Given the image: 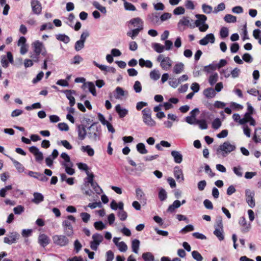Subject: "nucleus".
<instances>
[{
  "mask_svg": "<svg viewBox=\"0 0 261 261\" xmlns=\"http://www.w3.org/2000/svg\"><path fill=\"white\" fill-rule=\"evenodd\" d=\"M197 19L195 20L194 25L195 27H198L199 30L201 32H204L208 29V25L205 23L207 17L203 14H196L195 15Z\"/></svg>",
  "mask_w": 261,
  "mask_h": 261,
  "instance_id": "nucleus-1",
  "label": "nucleus"
},
{
  "mask_svg": "<svg viewBox=\"0 0 261 261\" xmlns=\"http://www.w3.org/2000/svg\"><path fill=\"white\" fill-rule=\"evenodd\" d=\"M151 113L149 108H145L142 111L143 121L149 127H154L156 125V122L151 117Z\"/></svg>",
  "mask_w": 261,
  "mask_h": 261,
  "instance_id": "nucleus-2",
  "label": "nucleus"
},
{
  "mask_svg": "<svg viewBox=\"0 0 261 261\" xmlns=\"http://www.w3.org/2000/svg\"><path fill=\"white\" fill-rule=\"evenodd\" d=\"M97 123H93L87 128V135L93 141H96L99 138L100 126H96Z\"/></svg>",
  "mask_w": 261,
  "mask_h": 261,
  "instance_id": "nucleus-3",
  "label": "nucleus"
},
{
  "mask_svg": "<svg viewBox=\"0 0 261 261\" xmlns=\"http://www.w3.org/2000/svg\"><path fill=\"white\" fill-rule=\"evenodd\" d=\"M236 148V146L234 144L226 141L220 145L219 147L217 149V153L218 154L222 152V155L225 156L226 154L234 150Z\"/></svg>",
  "mask_w": 261,
  "mask_h": 261,
  "instance_id": "nucleus-4",
  "label": "nucleus"
},
{
  "mask_svg": "<svg viewBox=\"0 0 261 261\" xmlns=\"http://www.w3.org/2000/svg\"><path fill=\"white\" fill-rule=\"evenodd\" d=\"M255 193L253 191H251L250 189H246L245 190V198L246 202L248 203L249 206L253 208L255 205V200H254Z\"/></svg>",
  "mask_w": 261,
  "mask_h": 261,
  "instance_id": "nucleus-5",
  "label": "nucleus"
},
{
  "mask_svg": "<svg viewBox=\"0 0 261 261\" xmlns=\"http://www.w3.org/2000/svg\"><path fill=\"white\" fill-rule=\"evenodd\" d=\"M29 149L30 152L35 156L36 161L38 163H41L44 159L42 152L34 146L30 147Z\"/></svg>",
  "mask_w": 261,
  "mask_h": 261,
  "instance_id": "nucleus-6",
  "label": "nucleus"
},
{
  "mask_svg": "<svg viewBox=\"0 0 261 261\" xmlns=\"http://www.w3.org/2000/svg\"><path fill=\"white\" fill-rule=\"evenodd\" d=\"M189 27L191 28H195L194 23H190V20L188 17H184L180 19L177 24V27L180 31H183L185 30V27Z\"/></svg>",
  "mask_w": 261,
  "mask_h": 261,
  "instance_id": "nucleus-7",
  "label": "nucleus"
},
{
  "mask_svg": "<svg viewBox=\"0 0 261 261\" xmlns=\"http://www.w3.org/2000/svg\"><path fill=\"white\" fill-rule=\"evenodd\" d=\"M54 243L60 246H65L68 244L69 240L63 235H55L53 237Z\"/></svg>",
  "mask_w": 261,
  "mask_h": 261,
  "instance_id": "nucleus-8",
  "label": "nucleus"
},
{
  "mask_svg": "<svg viewBox=\"0 0 261 261\" xmlns=\"http://www.w3.org/2000/svg\"><path fill=\"white\" fill-rule=\"evenodd\" d=\"M92 239L93 241L90 243V247L92 250L96 251L98 245L103 240V237L102 235L96 233L93 235Z\"/></svg>",
  "mask_w": 261,
  "mask_h": 261,
  "instance_id": "nucleus-9",
  "label": "nucleus"
},
{
  "mask_svg": "<svg viewBox=\"0 0 261 261\" xmlns=\"http://www.w3.org/2000/svg\"><path fill=\"white\" fill-rule=\"evenodd\" d=\"M19 237V235L16 232L12 231L4 238V242L8 244H12L16 242Z\"/></svg>",
  "mask_w": 261,
  "mask_h": 261,
  "instance_id": "nucleus-10",
  "label": "nucleus"
},
{
  "mask_svg": "<svg viewBox=\"0 0 261 261\" xmlns=\"http://www.w3.org/2000/svg\"><path fill=\"white\" fill-rule=\"evenodd\" d=\"M31 6L34 14L39 15L41 13L42 6L41 3L37 0H32L31 2Z\"/></svg>",
  "mask_w": 261,
  "mask_h": 261,
  "instance_id": "nucleus-11",
  "label": "nucleus"
},
{
  "mask_svg": "<svg viewBox=\"0 0 261 261\" xmlns=\"http://www.w3.org/2000/svg\"><path fill=\"white\" fill-rule=\"evenodd\" d=\"M215 41L214 35L212 33L207 34L204 38L200 40L199 44L201 45H206L208 43H214Z\"/></svg>",
  "mask_w": 261,
  "mask_h": 261,
  "instance_id": "nucleus-12",
  "label": "nucleus"
},
{
  "mask_svg": "<svg viewBox=\"0 0 261 261\" xmlns=\"http://www.w3.org/2000/svg\"><path fill=\"white\" fill-rule=\"evenodd\" d=\"M63 93L65 94L67 98L69 100L70 106L73 107L75 103V100L72 95L75 94V91L73 90H65L63 91Z\"/></svg>",
  "mask_w": 261,
  "mask_h": 261,
  "instance_id": "nucleus-13",
  "label": "nucleus"
},
{
  "mask_svg": "<svg viewBox=\"0 0 261 261\" xmlns=\"http://www.w3.org/2000/svg\"><path fill=\"white\" fill-rule=\"evenodd\" d=\"M32 45L36 56L39 55L42 51L44 50V46L43 43L39 41H35Z\"/></svg>",
  "mask_w": 261,
  "mask_h": 261,
  "instance_id": "nucleus-14",
  "label": "nucleus"
},
{
  "mask_svg": "<svg viewBox=\"0 0 261 261\" xmlns=\"http://www.w3.org/2000/svg\"><path fill=\"white\" fill-rule=\"evenodd\" d=\"M172 64V61L169 57H166L163 59L162 63L160 64V66L163 69L167 70L171 68Z\"/></svg>",
  "mask_w": 261,
  "mask_h": 261,
  "instance_id": "nucleus-15",
  "label": "nucleus"
},
{
  "mask_svg": "<svg viewBox=\"0 0 261 261\" xmlns=\"http://www.w3.org/2000/svg\"><path fill=\"white\" fill-rule=\"evenodd\" d=\"M75 222V218L71 215L68 216L67 219L65 220L63 222V225L64 227L72 228L73 226V224Z\"/></svg>",
  "mask_w": 261,
  "mask_h": 261,
  "instance_id": "nucleus-16",
  "label": "nucleus"
},
{
  "mask_svg": "<svg viewBox=\"0 0 261 261\" xmlns=\"http://www.w3.org/2000/svg\"><path fill=\"white\" fill-rule=\"evenodd\" d=\"M83 88H88L89 91L93 95L96 96L97 93L96 92L95 87L94 83L92 82H87L85 83L83 85Z\"/></svg>",
  "mask_w": 261,
  "mask_h": 261,
  "instance_id": "nucleus-17",
  "label": "nucleus"
},
{
  "mask_svg": "<svg viewBox=\"0 0 261 261\" xmlns=\"http://www.w3.org/2000/svg\"><path fill=\"white\" fill-rule=\"evenodd\" d=\"M50 242L49 238L45 234H40L38 238V242L40 245L44 247L47 246Z\"/></svg>",
  "mask_w": 261,
  "mask_h": 261,
  "instance_id": "nucleus-18",
  "label": "nucleus"
},
{
  "mask_svg": "<svg viewBox=\"0 0 261 261\" xmlns=\"http://www.w3.org/2000/svg\"><path fill=\"white\" fill-rule=\"evenodd\" d=\"M115 111L118 114L120 118H123L128 114V110L122 108L120 104L116 106Z\"/></svg>",
  "mask_w": 261,
  "mask_h": 261,
  "instance_id": "nucleus-19",
  "label": "nucleus"
},
{
  "mask_svg": "<svg viewBox=\"0 0 261 261\" xmlns=\"http://www.w3.org/2000/svg\"><path fill=\"white\" fill-rule=\"evenodd\" d=\"M174 176L179 182L184 180V176L182 170L177 166L174 168Z\"/></svg>",
  "mask_w": 261,
  "mask_h": 261,
  "instance_id": "nucleus-20",
  "label": "nucleus"
},
{
  "mask_svg": "<svg viewBox=\"0 0 261 261\" xmlns=\"http://www.w3.org/2000/svg\"><path fill=\"white\" fill-rule=\"evenodd\" d=\"M77 132L79 139L83 140L85 138L87 133L85 126L84 125H79Z\"/></svg>",
  "mask_w": 261,
  "mask_h": 261,
  "instance_id": "nucleus-21",
  "label": "nucleus"
},
{
  "mask_svg": "<svg viewBox=\"0 0 261 261\" xmlns=\"http://www.w3.org/2000/svg\"><path fill=\"white\" fill-rule=\"evenodd\" d=\"M123 203L119 202V211L118 213V216L120 219L122 221L125 220L127 218V213L123 210Z\"/></svg>",
  "mask_w": 261,
  "mask_h": 261,
  "instance_id": "nucleus-22",
  "label": "nucleus"
},
{
  "mask_svg": "<svg viewBox=\"0 0 261 261\" xmlns=\"http://www.w3.org/2000/svg\"><path fill=\"white\" fill-rule=\"evenodd\" d=\"M185 65L181 62L176 63L173 67V72L175 74H178L184 70Z\"/></svg>",
  "mask_w": 261,
  "mask_h": 261,
  "instance_id": "nucleus-23",
  "label": "nucleus"
},
{
  "mask_svg": "<svg viewBox=\"0 0 261 261\" xmlns=\"http://www.w3.org/2000/svg\"><path fill=\"white\" fill-rule=\"evenodd\" d=\"M171 154L176 163L180 164L181 163L182 161V155L179 151L173 150L171 151Z\"/></svg>",
  "mask_w": 261,
  "mask_h": 261,
  "instance_id": "nucleus-24",
  "label": "nucleus"
},
{
  "mask_svg": "<svg viewBox=\"0 0 261 261\" xmlns=\"http://www.w3.org/2000/svg\"><path fill=\"white\" fill-rule=\"evenodd\" d=\"M34 198L32 200V201L35 204H39L44 200L43 195L38 192H34L33 193Z\"/></svg>",
  "mask_w": 261,
  "mask_h": 261,
  "instance_id": "nucleus-25",
  "label": "nucleus"
},
{
  "mask_svg": "<svg viewBox=\"0 0 261 261\" xmlns=\"http://www.w3.org/2000/svg\"><path fill=\"white\" fill-rule=\"evenodd\" d=\"M143 28L141 26H138V28L133 30L132 31L128 32L127 35L131 37L132 39H134L135 37L138 36L140 31L143 30Z\"/></svg>",
  "mask_w": 261,
  "mask_h": 261,
  "instance_id": "nucleus-26",
  "label": "nucleus"
},
{
  "mask_svg": "<svg viewBox=\"0 0 261 261\" xmlns=\"http://www.w3.org/2000/svg\"><path fill=\"white\" fill-rule=\"evenodd\" d=\"M9 157L10 159V160L12 161V162H13L14 166L15 167V168H16V169L17 170L18 172L22 173V172H24V167L20 163L16 161L13 158H12L10 156H9Z\"/></svg>",
  "mask_w": 261,
  "mask_h": 261,
  "instance_id": "nucleus-27",
  "label": "nucleus"
},
{
  "mask_svg": "<svg viewBox=\"0 0 261 261\" xmlns=\"http://www.w3.org/2000/svg\"><path fill=\"white\" fill-rule=\"evenodd\" d=\"M136 194L137 198L140 201H143L145 202L146 199L145 198V194L143 192L142 190L140 188H137L136 189Z\"/></svg>",
  "mask_w": 261,
  "mask_h": 261,
  "instance_id": "nucleus-28",
  "label": "nucleus"
},
{
  "mask_svg": "<svg viewBox=\"0 0 261 261\" xmlns=\"http://www.w3.org/2000/svg\"><path fill=\"white\" fill-rule=\"evenodd\" d=\"M203 94L207 98H213L215 96L216 93L213 88H208L204 90Z\"/></svg>",
  "mask_w": 261,
  "mask_h": 261,
  "instance_id": "nucleus-29",
  "label": "nucleus"
},
{
  "mask_svg": "<svg viewBox=\"0 0 261 261\" xmlns=\"http://www.w3.org/2000/svg\"><path fill=\"white\" fill-rule=\"evenodd\" d=\"M129 23L132 24L134 27L138 28V26L143 27V21L139 17L132 19L129 21Z\"/></svg>",
  "mask_w": 261,
  "mask_h": 261,
  "instance_id": "nucleus-30",
  "label": "nucleus"
},
{
  "mask_svg": "<svg viewBox=\"0 0 261 261\" xmlns=\"http://www.w3.org/2000/svg\"><path fill=\"white\" fill-rule=\"evenodd\" d=\"M140 247V241L138 240L135 239L132 242V248L133 251L136 253H138Z\"/></svg>",
  "mask_w": 261,
  "mask_h": 261,
  "instance_id": "nucleus-31",
  "label": "nucleus"
},
{
  "mask_svg": "<svg viewBox=\"0 0 261 261\" xmlns=\"http://www.w3.org/2000/svg\"><path fill=\"white\" fill-rule=\"evenodd\" d=\"M81 150L83 152H86L87 154L90 156H93L94 154V149L89 145H87L85 146H82L81 147Z\"/></svg>",
  "mask_w": 261,
  "mask_h": 261,
  "instance_id": "nucleus-32",
  "label": "nucleus"
},
{
  "mask_svg": "<svg viewBox=\"0 0 261 261\" xmlns=\"http://www.w3.org/2000/svg\"><path fill=\"white\" fill-rule=\"evenodd\" d=\"M56 37L57 39L65 43H68L70 41L69 37L65 34H58Z\"/></svg>",
  "mask_w": 261,
  "mask_h": 261,
  "instance_id": "nucleus-33",
  "label": "nucleus"
},
{
  "mask_svg": "<svg viewBox=\"0 0 261 261\" xmlns=\"http://www.w3.org/2000/svg\"><path fill=\"white\" fill-rule=\"evenodd\" d=\"M136 148L137 151L141 154H146L148 152L144 144L143 143H138L136 146Z\"/></svg>",
  "mask_w": 261,
  "mask_h": 261,
  "instance_id": "nucleus-34",
  "label": "nucleus"
},
{
  "mask_svg": "<svg viewBox=\"0 0 261 261\" xmlns=\"http://www.w3.org/2000/svg\"><path fill=\"white\" fill-rule=\"evenodd\" d=\"M63 165L65 167L66 172L68 174L72 175L74 173V170L72 168L73 166L72 163L68 164H63Z\"/></svg>",
  "mask_w": 261,
  "mask_h": 261,
  "instance_id": "nucleus-35",
  "label": "nucleus"
},
{
  "mask_svg": "<svg viewBox=\"0 0 261 261\" xmlns=\"http://www.w3.org/2000/svg\"><path fill=\"white\" fill-rule=\"evenodd\" d=\"M152 47L158 53H163L165 49L164 46L158 43L153 44Z\"/></svg>",
  "mask_w": 261,
  "mask_h": 261,
  "instance_id": "nucleus-36",
  "label": "nucleus"
},
{
  "mask_svg": "<svg viewBox=\"0 0 261 261\" xmlns=\"http://www.w3.org/2000/svg\"><path fill=\"white\" fill-rule=\"evenodd\" d=\"M149 75L151 79L156 81L160 77V73L159 70H153L150 72Z\"/></svg>",
  "mask_w": 261,
  "mask_h": 261,
  "instance_id": "nucleus-37",
  "label": "nucleus"
},
{
  "mask_svg": "<svg viewBox=\"0 0 261 261\" xmlns=\"http://www.w3.org/2000/svg\"><path fill=\"white\" fill-rule=\"evenodd\" d=\"M218 79V74L217 73H214V74H212L208 79L209 83L211 86L214 85L216 83Z\"/></svg>",
  "mask_w": 261,
  "mask_h": 261,
  "instance_id": "nucleus-38",
  "label": "nucleus"
},
{
  "mask_svg": "<svg viewBox=\"0 0 261 261\" xmlns=\"http://www.w3.org/2000/svg\"><path fill=\"white\" fill-rule=\"evenodd\" d=\"M142 258L145 261H154V259L153 255L150 252L144 253Z\"/></svg>",
  "mask_w": 261,
  "mask_h": 261,
  "instance_id": "nucleus-39",
  "label": "nucleus"
},
{
  "mask_svg": "<svg viewBox=\"0 0 261 261\" xmlns=\"http://www.w3.org/2000/svg\"><path fill=\"white\" fill-rule=\"evenodd\" d=\"M224 20L228 23L236 22L237 17L231 14H226L224 17Z\"/></svg>",
  "mask_w": 261,
  "mask_h": 261,
  "instance_id": "nucleus-40",
  "label": "nucleus"
},
{
  "mask_svg": "<svg viewBox=\"0 0 261 261\" xmlns=\"http://www.w3.org/2000/svg\"><path fill=\"white\" fill-rule=\"evenodd\" d=\"M93 5L95 8L99 10L101 13L106 14L107 13V10L106 7L101 6L97 2H94L93 3Z\"/></svg>",
  "mask_w": 261,
  "mask_h": 261,
  "instance_id": "nucleus-41",
  "label": "nucleus"
},
{
  "mask_svg": "<svg viewBox=\"0 0 261 261\" xmlns=\"http://www.w3.org/2000/svg\"><path fill=\"white\" fill-rule=\"evenodd\" d=\"M215 64H211L204 67L203 71L207 73H211L212 71L216 69Z\"/></svg>",
  "mask_w": 261,
  "mask_h": 261,
  "instance_id": "nucleus-42",
  "label": "nucleus"
},
{
  "mask_svg": "<svg viewBox=\"0 0 261 261\" xmlns=\"http://www.w3.org/2000/svg\"><path fill=\"white\" fill-rule=\"evenodd\" d=\"M197 124H198L201 129H206L207 128V124L206 120L204 119L199 120L197 122Z\"/></svg>",
  "mask_w": 261,
  "mask_h": 261,
  "instance_id": "nucleus-43",
  "label": "nucleus"
},
{
  "mask_svg": "<svg viewBox=\"0 0 261 261\" xmlns=\"http://www.w3.org/2000/svg\"><path fill=\"white\" fill-rule=\"evenodd\" d=\"M214 233L220 241L223 240L224 238L223 229H215Z\"/></svg>",
  "mask_w": 261,
  "mask_h": 261,
  "instance_id": "nucleus-44",
  "label": "nucleus"
},
{
  "mask_svg": "<svg viewBox=\"0 0 261 261\" xmlns=\"http://www.w3.org/2000/svg\"><path fill=\"white\" fill-rule=\"evenodd\" d=\"M202 9L205 14H210L213 11L212 7L205 4L202 5Z\"/></svg>",
  "mask_w": 261,
  "mask_h": 261,
  "instance_id": "nucleus-45",
  "label": "nucleus"
},
{
  "mask_svg": "<svg viewBox=\"0 0 261 261\" xmlns=\"http://www.w3.org/2000/svg\"><path fill=\"white\" fill-rule=\"evenodd\" d=\"M167 192L166 191L162 188L160 190L159 193V198L161 201H164L167 198Z\"/></svg>",
  "mask_w": 261,
  "mask_h": 261,
  "instance_id": "nucleus-46",
  "label": "nucleus"
},
{
  "mask_svg": "<svg viewBox=\"0 0 261 261\" xmlns=\"http://www.w3.org/2000/svg\"><path fill=\"white\" fill-rule=\"evenodd\" d=\"M193 258L197 261H202L203 257L197 251H193L192 252Z\"/></svg>",
  "mask_w": 261,
  "mask_h": 261,
  "instance_id": "nucleus-47",
  "label": "nucleus"
},
{
  "mask_svg": "<svg viewBox=\"0 0 261 261\" xmlns=\"http://www.w3.org/2000/svg\"><path fill=\"white\" fill-rule=\"evenodd\" d=\"M198 119H197L196 118H192L190 116H187L185 118V121L186 122H187L188 124L191 125H195L197 124V122L198 121Z\"/></svg>",
  "mask_w": 261,
  "mask_h": 261,
  "instance_id": "nucleus-48",
  "label": "nucleus"
},
{
  "mask_svg": "<svg viewBox=\"0 0 261 261\" xmlns=\"http://www.w3.org/2000/svg\"><path fill=\"white\" fill-rule=\"evenodd\" d=\"M61 157L64 160V162L62 163L63 164H70L72 162L70 161V156L65 152H63L61 154Z\"/></svg>",
  "mask_w": 261,
  "mask_h": 261,
  "instance_id": "nucleus-49",
  "label": "nucleus"
},
{
  "mask_svg": "<svg viewBox=\"0 0 261 261\" xmlns=\"http://www.w3.org/2000/svg\"><path fill=\"white\" fill-rule=\"evenodd\" d=\"M116 94H117L116 98L117 99H119L120 98V97L123 96L125 95L124 91L123 90V89L122 88H121L120 87H117L116 88Z\"/></svg>",
  "mask_w": 261,
  "mask_h": 261,
  "instance_id": "nucleus-50",
  "label": "nucleus"
},
{
  "mask_svg": "<svg viewBox=\"0 0 261 261\" xmlns=\"http://www.w3.org/2000/svg\"><path fill=\"white\" fill-rule=\"evenodd\" d=\"M170 81L169 82V85L173 88H176L180 84L177 79L170 78Z\"/></svg>",
  "mask_w": 261,
  "mask_h": 261,
  "instance_id": "nucleus-51",
  "label": "nucleus"
},
{
  "mask_svg": "<svg viewBox=\"0 0 261 261\" xmlns=\"http://www.w3.org/2000/svg\"><path fill=\"white\" fill-rule=\"evenodd\" d=\"M124 6L125 9L128 11H135L136 8L132 4L124 1Z\"/></svg>",
  "mask_w": 261,
  "mask_h": 261,
  "instance_id": "nucleus-52",
  "label": "nucleus"
},
{
  "mask_svg": "<svg viewBox=\"0 0 261 261\" xmlns=\"http://www.w3.org/2000/svg\"><path fill=\"white\" fill-rule=\"evenodd\" d=\"M185 10L182 7H178L173 10V14L176 15H181L185 13Z\"/></svg>",
  "mask_w": 261,
  "mask_h": 261,
  "instance_id": "nucleus-53",
  "label": "nucleus"
},
{
  "mask_svg": "<svg viewBox=\"0 0 261 261\" xmlns=\"http://www.w3.org/2000/svg\"><path fill=\"white\" fill-rule=\"evenodd\" d=\"M134 89L136 93H140L142 91V86L140 82L137 81L135 82L133 86Z\"/></svg>",
  "mask_w": 261,
  "mask_h": 261,
  "instance_id": "nucleus-54",
  "label": "nucleus"
},
{
  "mask_svg": "<svg viewBox=\"0 0 261 261\" xmlns=\"http://www.w3.org/2000/svg\"><path fill=\"white\" fill-rule=\"evenodd\" d=\"M242 168L239 166L233 168V172L239 177H242L243 175Z\"/></svg>",
  "mask_w": 261,
  "mask_h": 261,
  "instance_id": "nucleus-55",
  "label": "nucleus"
},
{
  "mask_svg": "<svg viewBox=\"0 0 261 261\" xmlns=\"http://www.w3.org/2000/svg\"><path fill=\"white\" fill-rule=\"evenodd\" d=\"M225 9V5L224 3H221L219 4L217 7H215L213 12L214 13H217L219 11L224 10Z\"/></svg>",
  "mask_w": 261,
  "mask_h": 261,
  "instance_id": "nucleus-56",
  "label": "nucleus"
},
{
  "mask_svg": "<svg viewBox=\"0 0 261 261\" xmlns=\"http://www.w3.org/2000/svg\"><path fill=\"white\" fill-rule=\"evenodd\" d=\"M221 125V122L219 118L215 119L212 122V127L214 129H217Z\"/></svg>",
  "mask_w": 261,
  "mask_h": 261,
  "instance_id": "nucleus-57",
  "label": "nucleus"
},
{
  "mask_svg": "<svg viewBox=\"0 0 261 261\" xmlns=\"http://www.w3.org/2000/svg\"><path fill=\"white\" fill-rule=\"evenodd\" d=\"M242 59L247 63H251L253 61L252 56L248 53L244 54L242 56Z\"/></svg>",
  "mask_w": 261,
  "mask_h": 261,
  "instance_id": "nucleus-58",
  "label": "nucleus"
},
{
  "mask_svg": "<svg viewBox=\"0 0 261 261\" xmlns=\"http://www.w3.org/2000/svg\"><path fill=\"white\" fill-rule=\"evenodd\" d=\"M117 246L121 252H125L127 250V246L123 242H120Z\"/></svg>",
  "mask_w": 261,
  "mask_h": 261,
  "instance_id": "nucleus-59",
  "label": "nucleus"
},
{
  "mask_svg": "<svg viewBox=\"0 0 261 261\" xmlns=\"http://www.w3.org/2000/svg\"><path fill=\"white\" fill-rule=\"evenodd\" d=\"M84 42L81 40H78L75 44V49L76 51H80L84 47Z\"/></svg>",
  "mask_w": 261,
  "mask_h": 261,
  "instance_id": "nucleus-60",
  "label": "nucleus"
},
{
  "mask_svg": "<svg viewBox=\"0 0 261 261\" xmlns=\"http://www.w3.org/2000/svg\"><path fill=\"white\" fill-rule=\"evenodd\" d=\"M91 186L93 188L96 193L99 194L102 192V189L100 188L97 182H94V183H93Z\"/></svg>",
  "mask_w": 261,
  "mask_h": 261,
  "instance_id": "nucleus-61",
  "label": "nucleus"
},
{
  "mask_svg": "<svg viewBox=\"0 0 261 261\" xmlns=\"http://www.w3.org/2000/svg\"><path fill=\"white\" fill-rule=\"evenodd\" d=\"M220 36L222 38H224L228 35V30L226 27H223L221 28L220 32Z\"/></svg>",
  "mask_w": 261,
  "mask_h": 261,
  "instance_id": "nucleus-62",
  "label": "nucleus"
},
{
  "mask_svg": "<svg viewBox=\"0 0 261 261\" xmlns=\"http://www.w3.org/2000/svg\"><path fill=\"white\" fill-rule=\"evenodd\" d=\"M54 28L53 24L51 22L43 24L40 27V31H44L46 29L51 30Z\"/></svg>",
  "mask_w": 261,
  "mask_h": 261,
  "instance_id": "nucleus-63",
  "label": "nucleus"
},
{
  "mask_svg": "<svg viewBox=\"0 0 261 261\" xmlns=\"http://www.w3.org/2000/svg\"><path fill=\"white\" fill-rule=\"evenodd\" d=\"M58 126L61 131H68L69 130L68 125L65 123H59Z\"/></svg>",
  "mask_w": 261,
  "mask_h": 261,
  "instance_id": "nucleus-64",
  "label": "nucleus"
}]
</instances>
